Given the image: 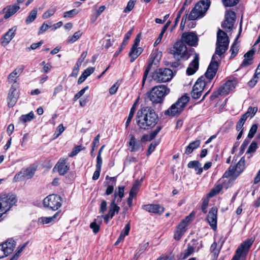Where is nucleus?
I'll use <instances>...</instances> for the list:
<instances>
[{
    "instance_id": "1",
    "label": "nucleus",
    "mask_w": 260,
    "mask_h": 260,
    "mask_svg": "<svg viewBox=\"0 0 260 260\" xmlns=\"http://www.w3.org/2000/svg\"><path fill=\"white\" fill-rule=\"evenodd\" d=\"M136 123L141 129H148L153 127L158 121V116L154 110L144 107L138 110L136 115Z\"/></svg>"
},
{
    "instance_id": "2",
    "label": "nucleus",
    "mask_w": 260,
    "mask_h": 260,
    "mask_svg": "<svg viewBox=\"0 0 260 260\" xmlns=\"http://www.w3.org/2000/svg\"><path fill=\"white\" fill-rule=\"evenodd\" d=\"M190 98L186 94L182 95L176 103L173 104L167 110L165 111L164 114L172 117L178 116L183 111L184 108L189 101Z\"/></svg>"
},
{
    "instance_id": "3",
    "label": "nucleus",
    "mask_w": 260,
    "mask_h": 260,
    "mask_svg": "<svg viewBox=\"0 0 260 260\" xmlns=\"http://www.w3.org/2000/svg\"><path fill=\"white\" fill-rule=\"evenodd\" d=\"M170 89L165 85H160L154 87L148 93L149 100L154 104L161 103L163 102L165 96L169 94Z\"/></svg>"
},
{
    "instance_id": "4",
    "label": "nucleus",
    "mask_w": 260,
    "mask_h": 260,
    "mask_svg": "<svg viewBox=\"0 0 260 260\" xmlns=\"http://www.w3.org/2000/svg\"><path fill=\"white\" fill-rule=\"evenodd\" d=\"M230 39L228 34H217V40L216 42V48L215 53V57L221 59L226 50L228 49Z\"/></svg>"
},
{
    "instance_id": "5",
    "label": "nucleus",
    "mask_w": 260,
    "mask_h": 260,
    "mask_svg": "<svg viewBox=\"0 0 260 260\" xmlns=\"http://www.w3.org/2000/svg\"><path fill=\"white\" fill-rule=\"evenodd\" d=\"M16 202L17 199L14 194H2L0 196V221L3 220V214L9 211Z\"/></svg>"
},
{
    "instance_id": "6",
    "label": "nucleus",
    "mask_w": 260,
    "mask_h": 260,
    "mask_svg": "<svg viewBox=\"0 0 260 260\" xmlns=\"http://www.w3.org/2000/svg\"><path fill=\"white\" fill-rule=\"evenodd\" d=\"M118 190L115 191L114 194V198L113 199L110 205L108 213L111 216L113 217L115 213L118 214L120 211V207L117 205V203L122 201L124 196V186H119Z\"/></svg>"
},
{
    "instance_id": "7",
    "label": "nucleus",
    "mask_w": 260,
    "mask_h": 260,
    "mask_svg": "<svg viewBox=\"0 0 260 260\" xmlns=\"http://www.w3.org/2000/svg\"><path fill=\"white\" fill-rule=\"evenodd\" d=\"M43 205L49 209L56 211L62 205V198L58 194H50L43 200Z\"/></svg>"
},
{
    "instance_id": "8",
    "label": "nucleus",
    "mask_w": 260,
    "mask_h": 260,
    "mask_svg": "<svg viewBox=\"0 0 260 260\" xmlns=\"http://www.w3.org/2000/svg\"><path fill=\"white\" fill-rule=\"evenodd\" d=\"M172 54L175 57H177L180 59L186 58L187 59L190 57L186 45L180 40L174 44Z\"/></svg>"
},
{
    "instance_id": "9",
    "label": "nucleus",
    "mask_w": 260,
    "mask_h": 260,
    "mask_svg": "<svg viewBox=\"0 0 260 260\" xmlns=\"http://www.w3.org/2000/svg\"><path fill=\"white\" fill-rule=\"evenodd\" d=\"M245 168V158H241L236 166L231 165L228 170L225 171L223 175V178H229L230 176L237 177Z\"/></svg>"
},
{
    "instance_id": "10",
    "label": "nucleus",
    "mask_w": 260,
    "mask_h": 260,
    "mask_svg": "<svg viewBox=\"0 0 260 260\" xmlns=\"http://www.w3.org/2000/svg\"><path fill=\"white\" fill-rule=\"evenodd\" d=\"M173 75V72L171 69L160 68L156 71L154 79L158 82H166L171 80Z\"/></svg>"
},
{
    "instance_id": "11",
    "label": "nucleus",
    "mask_w": 260,
    "mask_h": 260,
    "mask_svg": "<svg viewBox=\"0 0 260 260\" xmlns=\"http://www.w3.org/2000/svg\"><path fill=\"white\" fill-rule=\"evenodd\" d=\"M220 60V58L215 57V55H213L210 63L205 73V77L209 81H210L216 75Z\"/></svg>"
},
{
    "instance_id": "12",
    "label": "nucleus",
    "mask_w": 260,
    "mask_h": 260,
    "mask_svg": "<svg viewBox=\"0 0 260 260\" xmlns=\"http://www.w3.org/2000/svg\"><path fill=\"white\" fill-rule=\"evenodd\" d=\"M205 82V78L202 76L196 82L191 92V97L193 99H198L201 96L206 85Z\"/></svg>"
},
{
    "instance_id": "13",
    "label": "nucleus",
    "mask_w": 260,
    "mask_h": 260,
    "mask_svg": "<svg viewBox=\"0 0 260 260\" xmlns=\"http://www.w3.org/2000/svg\"><path fill=\"white\" fill-rule=\"evenodd\" d=\"M236 19V13L232 11H228L225 15V20L222 23V27L226 31H231L234 28Z\"/></svg>"
},
{
    "instance_id": "14",
    "label": "nucleus",
    "mask_w": 260,
    "mask_h": 260,
    "mask_svg": "<svg viewBox=\"0 0 260 260\" xmlns=\"http://www.w3.org/2000/svg\"><path fill=\"white\" fill-rule=\"evenodd\" d=\"M141 34H138L135 40L134 44L132 47L129 56L131 57V62L134 60L142 53L143 49L141 47H138L141 39Z\"/></svg>"
},
{
    "instance_id": "15",
    "label": "nucleus",
    "mask_w": 260,
    "mask_h": 260,
    "mask_svg": "<svg viewBox=\"0 0 260 260\" xmlns=\"http://www.w3.org/2000/svg\"><path fill=\"white\" fill-rule=\"evenodd\" d=\"M17 88L18 86L17 85H11L9 90L7 97V103L8 106L10 108L15 106L19 98V91Z\"/></svg>"
},
{
    "instance_id": "16",
    "label": "nucleus",
    "mask_w": 260,
    "mask_h": 260,
    "mask_svg": "<svg viewBox=\"0 0 260 260\" xmlns=\"http://www.w3.org/2000/svg\"><path fill=\"white\" fill-rule=\"evenodd\" d=\"M254 240L252 238L248 239L242 243L236 251L237 255H238L239 257H240L242 256H246L248 253L249 249L252 246Z\"/></svg>"
},
{
    "instance_id": "17",
    "label": "nucleus",
    "mask_w": 260,
    "mask_h": 260,
    "mask_svg": "<svg viewBox=\"0 0 260 260\" xmlns=\"http://www.w3.org/2000/svg\"><path fill=\"white\" fill-rule=\"evenodd\" d=\"M217 208L213 207L210 209L207 216V220L214 231L217 229Z\"/></svg>"
},
{
    "instance_id": "18",
    "label": "nucleus",
    "mask_w": 260,
    "mask_h": 260,
    "mask_svg": "<svg viewBox=\"0 0 260 260\" xmlns=\"http://www.w3.org/2000/svg\"><path fill=\"white\" fill-rule=\"evenodd\" d=\"M24 69V66L22 65L16 68L11 73H10L7 78L8 82L11 83L12 85H17L18 86V79L22 73Z\"/></svg>"
},
{
    "instance_id": "19",
    "label": "nucleus",
    "mask_w": 260,
    "mask_h": 260,
    "mask_svg": "<svg viewBox=\"0 0 260 260\" xmlns=\"http://www.w3.org/2000/svg\"><path fill=\"white\" fill-rule=\"evenodd\" d=\"M68 158H60L53 169H56L60 175H65L69 170L70 166L67 164Z\"/></svg>"
},
{
    "instance_id": "20",
    "label": "nucleus",
    "mask_w": 260,
    "mask_h": 260,
    "mask_svg": "<svg viewBox=\"0 0 260 260\" xmlns=\"http://www.w3.org/2000/svg\"><path fill=\"white\" fill-rule=\"evenodd\" d=\"M180 40L185 44L190 46H197L198 38L196 34H182Z\"/></svg>"
},
{
    "instance_id": "21",
    "label": "nucleus",
    "mask_w": 260,
    "mask_h": 260,
    "mask_svg": "<svg viewBox=\"0 0 260 260\" xmlns=\"http://www.w3.org/2000/svg\"><path fill=\"white\" fill-rule=\"evenodd\" d=\"M199 55L195 53L192 61L189 63L186 69V74L188 75L194 74L199 69Z\"/></svg>"
},
{
    "instance_id": "22",
    "label": "nucleus",
    "mask_w": 260,
    "mask_h": 260,
    "mask_svg": "<svg viewBox=\"0 0 260 260\" xmlns=\"http://www.w3.org/2000/svg\"><path fill=\"white\" fill-rule=\"evenodd\" d=\"M142 208L150 213H157L159 215L163 213L165 210L164 207L158 204L145 205L143 206Z\"/></svg>"
},
{
    "instance_id": "23",
    "label": "nucleus",
    "mask_w": 260,
    "mask_h": 260,
    "mask_svg": "<svg viewBox=\"0 0 260 260\" xmlns=\"http://www.w3.org/2000/svg\"><path fill=\"white\" fill-rule=\"evenodd\" d=\"M129 141L128 142L129 150L131 152H136L138 151L142 146V143L140 141L136 139L133 135H129Z\"/></svg>"
},
{
    "instance_id": "24",
    "label": "nucleus",
    "mask_w": 260,
    "mask_h": 260,
    "mask_svg": "<svg viewBox=\"0 0 260 260\" xmlns=\"http://www.w3.org/2000/svg\"><path fill=\"white\" fill-rule=\"evenodd\" d=\"M210 0H202L199 2L195 6L196 10H198V13L203 16L207 12L210 5Z\"/></svg>"
},
{
    "instance_id": "25",
    "label": "nucleus",
    "mask_w": 260,
    "mask_h": 260,
    "mask_svg": "<svg viewBox=\"0 0 260 260\" xmlns=\"http://www.w3.org/2000/svg\"><path fill=\"white\" fill-rule=\"evenodd\" d=\"M255 51V49L252 48L244 54V59L240 65V67H246L252 63L253 56Z\"/></svg>"
},
{
    "instance_id": "26",
    "label": "nucleus",
    "mask_w": 260,
    "mask_h": 260,
    "mask_svg": "<svg viewBox=\"0 0 260 260\" xmlns=\"http://www.w3.org/2000/svg\"><path fill=\"white\" fill-rule=\"evenodd\" d=\"M20 9V7L14 4L13 5H9L6 7L4 10H6V13L4 16V18L5 19H7L14 14H15Z\"/></svg>"
},
{
    "instance_id": "27",
    "label": "nucleus",
    "mask_w": 260,
    "mask_h": 260,
    "mask_svg": "<svg viewBox=\"0 0 260 260\" xmlns=\"http://www.w3.org/2000/svg\"><path fill=\"white\" fill-rule=\"evenodd\" d=\"M161 52H159L157 50L153 51L151 54L149 63L151 64L152 66L154 64L156 67H157L158 63L161 59Z\"/></svg>"
},
{
    "instance_id": "28",
    "label": "nucleus",
    "mask_w": 260,
    "mask_h": 260,
    "mask_svg": "<svg viewBox=\"0 0 260 260\" xmlns=\"http://www.w3.org/2000/svg\"><path fill=\"white\" fill-rule=\"evenodd\" d=\"M7 255L12 253L16 246V242L13 239H8L6 242L2 244Z\"/></svg>"
},
{
    "instance_id": "29",
    "label": "nucleus",
    "mask_w": 260,
    "mask_h": 260,
    "mask_svg": "<svg viewBox=\"0 0 260 260\" xmlns=\"http://www.w3.org/2000/svg\"><path fill=\"white\" fill-rule=\"evenodd\" d=\"M61 211H58L56 213L51 217H41L39 218V222L42 224H48L54 222L57 217L60 216Z\"/></svg>"
},
{
    "instance_id": "30",
    "label": "nucleus",
    "mask_w": 260,
    "mask_h": 260,
    "mask_svg": "<svg viewBox=\"0 0 260 260\" xmlns=\"http://www.w3.org/2000/svg\"><path fill=\"white\" fill-rule=\"evenodd\" d=\"M192 245H191L190 244H188L187 245V249H185L183 253V259H185L187 257H188L189 256H190L191 254H192L193 252L194 251V250L196 249V247L194 246L196 244H198L197 240H193L192 241Z\"/></svg>"
},
{
    "instance_id": "31",
    "label": "nucleus",
    "mask_w": 260,
    "mask_h": 260,
    "mask_svg": "<svg viewBox=\"0 0 260 260\" xmlns=\"http://www.w3.org/2000/svg\"><path fill=\"white\" fill-rule=\"evenodd\" d=\"M200 144L201 141L200 140H197L189 143V144L186 148L185 153L188 154H190L194 149L198 148Z\"/></svg>"
},
{
    "instance_id": "32",
    "label": "nucleus",
    "mask_w": 260,
    "mask_h": 260,
    "mask_svg": "<svg viewBox=\"0 0 260 260\" xmlns=\"http://www.w3.org/2000/svg\"><path fill=\"white\" fill-rule=\"evenodd\" d=\"M15 34H5L1 38V44L2 46H6L14 37Z\"/></svg>"
},
{
    "instance_id": "33",
    "label": "nucleus",
    "mask_w": 260,
    "mask_h": 260,
    "mask_svg": "<svg viewBox=\"0 0 260 260\" xmlns=\"http://www.w3.org/2000/svg\"><path fill=\"white\" fill-rule=\"evenodd\" d=\"M108 179H109L110 180L112 181L113 183V184L108 185L106 190L105 194L107 196H109L114 191V185H115L116 184V178L115 177H110L107 175L106 177V179L107 180Z\"/></svg>"
},
{
    "instance_id": "34",
    "label": "nucleus",
    "mask_w": 260,
    "mask_h": 260,
    "mask_svg": "<svg viewBox=\"0 0 260 260\" xmlns=\"http://www.w3.org/2000/svg\"><path fill=\"white\" fill-rule=\"evenodd\" d=\"M240 34H238V35L237 36V37L235 39V40L234 43L231 46V47L230 49V51H232V53L231 55V58L235 57L238 53L239 47L238 46H237L236 44H237V41L238 39L239 38V37L240 36Z\"/></svg>"
},
{
    "instance_id": "35",
    "label": "nucleus",
    "mask_w": 260,
    "mask_h": 260,
    "mask_svg": "<svg viewBox=\"0 0 260 260\" xmlns=\"http://www.w3.org/2000/svg\"><path fill=\"white\" fill-rule=\"evenodd\" d=\"M22 171V176L25 177L27 179H30L34 176L36 170L32 168L29 167L23 170Z\"/></svg>"
},
{
    "instance_id": "36",
    "label": "nucleus",
    "mask_w": 260,
    "mask_h": 260,
    "mask_svg": "<svg viewBox=\"0 0 260 260\" xmlns=\"http://www.w3.org/2000/svg\"><path fill=\"white\" fill-rule=\"evenodd\" d=\"M37 9L36 8H35L33 10H32L29 14V15L28 16L27 18L25 20L26 23L29 24L34 21L37 17Z\"/></svg>"
},
{
    "instance_id": "37",
    "label": "nucleus",
    "mask_w": 260,
    "mask_h": 260,
    "mask_svg": "<svg viewBox=\"0 0 260 260\" xmlns=\"http://www.w3.org/2000/svg\"><path fill=\"white\" fill-rule=\"evenodd\" d=\"M34 118V114L31 111L27 114L21 115L20 117V121L24 123L26 122L31 121Z\"/></svg>"
},
{
    "instance_id": "38",
    "label": "nucleus",
    "mask_w": 260,
    "mask_h": 260,
    "mask_svg": "<svg viewBox=\"0 0 260 260\" xmlns=\"http://www.w3.org/2000/svg\"><path fill=\"white\" fill-rule=\"evenodd\" d=\"M203 16V15L199 14L198 13V10H196L195 8H194L191 11L188 18L189 20H194L198 19L199 17H202Z\"/></svg>"
},
{
    "instance_id": "39",
    "label": "nucleus",
    "mask_w": 260,
    "mask_h": 260,
    "mask_svg": "<svg viewBox=\"0 0 260 260\" xmlns=\"http://www.w3.org/2000/svg\"><path fill=\"white\" fill-rule=\"evenodd\" d=\"M223 187L221 184L216 185L209 193L208 196L210 197H212L217 193H218L220 190L222 189Z\"/></svg>"
},
{
    "instance_id": "40",
    "label": "nucleus",
    "mask_w": 260,
    "mask_h": 260,
    "mask_svg": "<svg viewBox=\"0 0 260 260\" xmlns=\"http://www.w3.org/2000/svg\"><path fill=\"white\" fill-rule=\"evenodd\" d=\"M139 186L140 183L138 181L136 182L132 187L129 195L134 198L138 191Z\"/></svg>"
},
{
    "instance_id": "41",
    "label": "nucleus",
    "mask_w": 260,
    "mask_h": 260,
    "mask_svg": "<svg viewBox=\"0 0 260 260\" xmlns=\"http://www.w3.org/2000/svg\"><path fill=\"white\" fill-rule=\"evenodd\" d=\"M240 0H221L223 5L225 7H231L236 6Z\"/></svg>"
},
{
    "instance_id": "42",
    "label": "nucleus",
    "mask_w": 260,
    "mask_h": 260,
    "mask_svg": "<svg viewBox=\"0 0 260 260\" xmlns=\"http://www.w3.org/2000/svg\"><path fill=\"white\" fill-rule=\"evenodd\" d=\"M129 38H130V36L128 35H127L125 37V38L121 44V45L119 49V50L116 51L115 53V54H114L115 56H117L121 52V51L123 50V49L125 47V46L127 44L128 40H129Z\"/></svg>"
},
{
    "instance_id": "43",
    "label": "nucleus",
    "mask_w": 260,
    "mask_h": 260,
    "mask_svg": "<svg viewBox=\"0 0 260 260\" xmlns=\"http://www.w3.org/2000/svg\"><path fill=\"white\" fill-rule=\"evenodd\" d=\"M79 11L78 10L76 9H74L72 10L65 12L63 13V17L64 18H70L73 17L75 15H76L78 13Z\"/></svg>"
},
{
    "instance_id": "44",
    "label": "nucleus",
    "mask_w": 260,
    "mask_h": 260,
    "mask_svg": "<svg viewBox=\"0 0 260 260\" xmlns=\"http://www.w3.org/2000/svg\"><path fill=\"white\" fill-rule=\"evenodd\" d=\"M136 2V0H129L124 10V12L127 13L131 11L134 8Z\"/></svg>"
},
{
    "instance_id": "45",
    "label": "nucleus",
    "mask_w": 260,
    "mask_h": 260,
    "mask_svg": "<svg viewBox=\"0 0 260 260\" xmlns=\"http://www.w3.org/2000/svg\"><path fill=\"white\" fill-rule=\"evenodd\" d=\"M257 127L258 126L257 124H253L252 125L248 134V137L249 139H252L254 137L257 131Z\"/></svg>"
},
{
    "instance_id": "46",
    "label": "nucleus",
    "mask_w": 260,
    "mask_h": 260,
    "mask_svg": "<svg viewBox=\"0 0 260 260\" xmlns=\"http://www.w3.org/2000/svg\"><path fill=\"white\" fill-rule=\"evenodd\" d=\"M96 219L94 221L92 222L90 224V228L92 230L93 232L95 234L98 233L100 229V224L96 222Z\"/></svg>"
},
{
    "instance_id": "47",
    "label": "nucleus",
    "mask_w": 260,
    "mask_h": 260,
    "mask_svg": "<svg viewBox=\"0 0 260 260\" xmlns=\"http://www.w3.org/2000/svg\"><path fill=\"white\" fill-rule=\"evenodd\" d=\"M89 86H86L85 87H84L83 89H82L81 90H80L78 92H77L74 97V101H76L77 100H78L79 98H80L83 94L85 93V91L88 89Z\"/></svg>"
},
{
    "instance_id": "48",
    "label": "nucleus",
    "mask_w": 260,
    "mask_h": 260,
    "mask_svg": "<svg viewBox=\"0 0 260 260\" xmlns=\"http://www.w3.org/2000/svg\"><path fill=\"white\" fill-rule=\"evenodd\" d=\"M257 148V143L255 141H253L249 146L246 153H251L252 152H254L256 151V149Z\"/></svg>"
},
{
    "instance_id": "49",
    "label": "nucleus",
    "mask_w": 260,
    "mask_h": 260,
    "mask_svg": "<svg viewBox=\"0 0 260 260\" xmlns=\"http://www.w3.org/2000/svg\"><path fill=\"white\" fill-rule=\"evenodd\" d=\"M64 127L63 126L62 124H59L56 129V132L54 134V138H57L59 136L61 135V134L64 131Z\"/></svg>"
},
{
    "instance_id": "50",
    "label": "nucleus",
    "mask_w": 260,
    "mask_h": 260,
    "mask_svg": "<svg viewBox=\"0 0 260 260\" xmlns=\"http://www.w3.org/2000/svg\"><path fill=\"white\" fill-rule=\"evenodd\" d=\"M161 127L160 126H157L155 129L149 135V141H151L153 140L155 137L157 135V134L160 132L161 130Z\"/></svg>"
},
{
    "instance_id": "51",
    "label": "nucleus",
    "mask_w": 260,
    "mask_h": 260,
    "mask_svg": "<svg viewBox=\"0 0 260 260\" xmlns=\"http://www.w3.org/2000/svg\"><path fill=\"white\" fill-rule=\"evenodd\" d=\"M257 110H258V108L256 107H249L248 108V110L246 113H247V114H248V115L249 116H250L251 118H252L255 115V113L257 111Z\"/></svg>"
},
{
    "instance_id": "52",
    "label": "nucleus",
    "mask_w": 260,
    "mask_h": 260,
    "mask_svg": "<svg viewBox=\"0 0 260 260\" xmlns=\"http://www.w3.org/2000/svg\"><path fill=\"white\" fill-rule=\"evenodd\" d=\"M81 36V34H74L73 36L69 37L67 41L68 43H73L78 40Z\"/></svg>"
},
{
    "instance_id": "53",
    "label": "nucleus",
    "mask_w": 260,
    "mask_h": 260,
    "mask_svg": "<svg viewBox=\"0 0 260 260\" xmlns=\"http://www.w3.org/2000/svg\"><path fill=\"white\" fill-rule=\"evenodd\" d=\"M55 12L54 9H49L45 12L42 15V18L44 19H47L52 16Z\"/></svg>"
},
{
    "instance_id": "54",
    "label": "nucleus",
    "mask_w": 260,
    "mask_h": 260,
    "mask_svg": "<svg viewBox=\"0 0 260 260\" xmlns=\"http://www.w3.org/2000/svg\"><path fill=\"white\" fill-rule=\"evenodd\" d=\"M82 150L81 146H77L74 148L71 152L69 154V156L72 157L76 155Z\"/></svg>"
},
{
    "instance_id": "55",
    "label": "nucleus",
    "mask_w": 260,
    "mask_h": 260,
    "mask_svg": "<svg viewBox=\"0 0 260 260\" xmlns=\"http://www.w3.org/2000/svg\"><path fill=\"white\" fill-rule=\"evenodd\" d=\"M119 85L120 84H118V81L115 82L109 89L110 94L111 95L114 94L116 92Z\"/></svg>"
},
{
    "instance_id": "56",
    "label": "nucleus",
    "mask_w": 260,
    "mask_h": 260,
    "mask_svg": "<svg viewBox=\"0 0 260 260\" xmlns=\"http://www.w3.org/2000/svg\"><path fill=\"white\" fill-rule=\"evenodd\" d=\"M209 204V200L208 199H205L203 200V203L201 207L202 212L204 213H206L207 212V208Z\"/></svg>"
},
{
    "instance_id": "57",
    "label": "nucleus",
    "mask_w": 260,
    "mask_h": 260,
    "mask_svg": "<svg viewBox=\"0 0 260 260\" xmlns=\"http://www.w3.org/2000/svg\"><path fill=\"white\" fill-rule=\"evenodd\" d=\"M87 55V51H84L80 57L78 59L77 62L76 64H77L78 66H80L81 65L82 63L83 62L85 58L86 57Z\"/></svg>"
},
{
    "instance_id": "58",
    "label": "nucleus",
    "mask_w": 260,
    "mask_h": 260,
    "mask_svg": "<svg viewBox=\"0 0 260 260\" xmlns=\"http://www.w3.org/2000/svg\"><path fill=\"white\" fill-rule=\"evenodd\" d=\"M152 67V65L151 64H149L148 63L147 68H146L145 70V72H144V75H143V79H142V83L143 84H144V82L147 77V76L149 74V71H150V69L151 68V67Z\"/></svg>"
},
{
    "instance_id": "59",
    "label": "nucleus",
    "mask_w": 260,
    "mask_h": 260,
    "mask_svg": "<svg viewBox=\"0 0 260 260\" xmlns=\"http://www.w3.org/2000/svg\"><path fill=\"white\" fill-rule=\"evenodd\" d=\"M43 43V41H40L37 43L32 44L30 46L26 49L27 51H29L30 49L34 50L40 47Z\"/></svg>"
},
{
    "instance_id": "60",
    "label": "nucleus",
    "mask_w": 260,
    "mask_h": 260,
    "mask_svg": "<svg viewBox=\"0 0 260 260\" xmlns=\"http://www.w3.org/2000/svg\"><path fill=\"white\" fill-rule=\"evenodd\" d=\"M148 245H149V243L146 242V243L143 244V245H140L139 249L138 252L137 253L136 255L138 254L139 255L140 254L142 253L143 252H144L145 250L148 247Z\"/></svg>"
},
{
    "instance_id": "61",
    "label": "nucleus",
    "mask_w": 260,
    "mask_h": 260,
    "mask_svg": "<svg viewBox=\"0 0 260 260\" xmlns=\"http://www.w3.org/2000/svg\"><path fill=\"white\" fill-rule=\"evenodd\" d=\"M100 134H98L96 135V136L94 138L92 143V151L94 150V148L98 147L99 144V140H100Z\"/></svg>"
},
{
    "instance_id": "62",
    "label": "nucleus",
    "mask_w": 260,
    "mask_h": 260,
    "mask_svg": "<svg viewBox=\"0 0 260 260\" xmlns=\"http://www.w3.org/2000/svg\"><path fill=\"white\" fill-rule=\"evenodd\" d=\"M249 142H250L249 140L247 139L244 141V142L242 144L241 146H240V152L241 154H242L244 152L246 147L247 146V145H248Z\"/></svg>"
},
{
    "instance_id": "63",
    "label": "nucleus",
    "mask_w": 260,
    "mask_h": 260,
    "mask_svg": "<svg viewBox=\"0 0 260 260\" xmlns=\"http://www.w3.org/2000/svg\"><path fill=\"white\" fill-rule=\"evenodd\" d=\"M94 68L88 67L84 71L82 74H84V75L86 76V77L87 78L94 72Z\"/></svg>"
},
{
    "instance_id": "64",
    "label": "nucleus",
    "mask_w": 260,
    "mask_h": 260,
    "mask_svg": "<svg viewBox=\"0 0 260 260\" xmlns=\"http://www.w3.org/2000/svg\"><path fill=\"white\" fill-rule=\"evenodd\" d=\"M130 229H131L130 222H129L125 225L124 229L121 231V234H122L126 236L128 235Z\"/></svg>"
}]
</instances>
